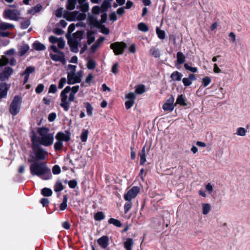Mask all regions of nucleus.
<instances>
[{"label":"nucleus","instance_id":"nucleus-47","mask_svg":"<svg viewBox=\"0 0 250 250\" xmlns=\"http://www.w3.org/2000/svg\"><path fill=\"white\" fill-rule=\"evenodd\" d=\"M156 33L159 38L163 40L165 38V32L164 31L159 29L158 28L156 29Z\"/></svg>","mask_w":250,"mask_h":250},{"label":"nucleus","instance_id":"nucleus-30","mask_svg":"<svg viewBox=\"0 0 250 250\" xmlns=\"http://www.w3.org/2000/svg\"><path fill=\"white\" fill-rule=\"evenodd\" d=\"M185 61V57L184 54L181 52L177 53V62L178 64H182Z\"/></svg>","mask_w":250,"mask_h":250},{"label":"nucleus","instance_id":"nucleus-50","mask_svg":"<svg viewBox=\"0 0 250 250\" xmlns=\"http://www.w3.org/2000/svg\"><path fill=\"white\" fill-rule=\"evenodd\" d=\"M184 67L186 69L189 70L192 72L195 73L197 71L198 69L197 67H193L189 66L187 63L184 64Z\"/></svg>","mask_w":250,"mask_h":250},{"label":"nucleus","instance_id":"nucleus-29","mask_svg":"<svg viewBox=\"0 0 250 250\" xmlns=\"http://www.w3.org/2000/svg\"><path fill=\"white\" fill-rule=\"evenodd\" d=\"M146 91L145 86L144 84H139L135 86V93L138 94H142Z\"/></svg>","mask_w":250,"mask_h":250},{"label":"nucleus","instance_id":"nucleus-45","mask_svg":"<svg viewBox=\"0 0 250 250\" xmlns=\"http://www.w3.org/2000/svg\"><path fill=\"white\" fill-rule=\"evenodd\" d=\"M87 43L88 44H91L95 40V38L93 35V33L91 31H88L87 35Z\"/></svg>","mask_w":250,"mask_h":250},{"label":"nucleus","instance_id":"nucleus-54","mask_svg":"<svg viewBox=\"0 0 250 250\" xmlns=\"http://www.w3.org/2000/svg\"><path fill=\"white\" fill-rule=\"evenodd\" d=\"M66 78H62L59 81V84H58V87L60 89H62L64 85L66 83Z\"/></svg>","mask_w":250,"mask_h":250},{"label":"nucleus","instance_id":"nucleus-39","mask_svg":"<svg viewBox=\"0 0 250 250\" xmlns=\"http://www.w3.org/2000/svg\"><path fill=\"white\" fill-rule=\"evenodd\" d=\"M138 28L140 31L146 32L149 30L148 26L144 22L139 23L138 24Z\"/></svg>","mask_w":250,"mask_h":250},{"label":"nucleus","instance_id":"nucleus-13","mask_svg":"<svg viewBox=\"0 0 250 250\" xmlns=\"http://www.w3.org/2000/svg\"><path fill=\"white\" fill-rule=\"evenodd\" d=\"M139 191L140 188L138 187H133L124 195V199L128 202H130L132 199L136 197Z\"/></svg>","mask_w":250,"mask_h":250},{"label":"nucleus","instance_id":"nucleus-1","mask_svg":"<svg viewBox=\"0 0 250 250\" xmlns=\"http://www.w3.org/2000/svg\"><path fill=\"white\" fill-rule=\"evenodd\" d=\"M79 85L74 86L71 87L67 86L61 92L60 97L61 103L60 105L64 110L67 111L70 107V103L73 102L75 98V94L79 91Z\"/></svg>","mask_w":250,"mask_h":250},{"label":"nucleus","instance_id":"nucleus-9","mask_svg":"<svg viewBox=\"0 0 250 250\" xmlns=\"http://www.w3.org/2000/svg\"><path fill=\"white\" fill-rule=\"evenodd\" d=\"M101 19L100 21L98 20L97 18L95 16H90L88 17V21L91 25L95 26L96 27H101L102 24L106 22L107 20V15L106 13L104 12L102 14Z\"/></svg>","mask_w":250,"mask_h":250},{"label":"nucleus","instance_id":"nucleus-53","mask_svg":"<svg viewBox=\"0 0 250 250\" xmlns=\"http://www.w3.org/2000/svg\"><path fill=\"white\" fill-rule=\"evenodd\" d=\"M8 62V59L5 57L2 56L1 58H0V67L7 64Z\"/></svg>","mask_w":250,"mask_h":250},{"label":"nucleus","instance_id":"nucleus-36","mask_svg":"<svg viewBox=\"0 0 250 250\" xmlns=\"http://www.w3.org/2000/svg\"><path fill=\"white\" fill-rule=\"evenodd\" d=\"M68 198L66 195H65L63 197V201L62 202L60 206V208L61 210H65L67 208V202Z\"/></svg>","mask_w":250,"mask_h":250},{"label":"nucleus","instance_id":"nucleus-25","mask_svg":"<svg viewBox=\"0 0 250 250\" xmlns=\"http://www.w3.org/2000/svg\"><path fill=\"white\" fill-rule=\"evenodd\" d=\"M133 244V240L131 238H128L124 243V247L126 250H132Z\"/></svg>","mask_w":250,"mask_h":250},{"label":"nucleus","instance_id":"nucleus-14","mask_svg":"<svg viewBox=\"0 0 250 250\" xmlns=\"http://www.w3.org/2000/svg\"><path fill=\"white\" fill-rule=\"evenodd\" d=\"M13 73V69L10 67H6L0 73V81L3 82L8 80Z\"/></svg>","mask_w":250,"mask_h":250},{"label":"nucleus","instance_id":"nucleus-16","mask_svg":"<svg viewBox=\"0 0 250 250\" xmlns=\"http://www.w3.org/2000/svg\"><path fill=\"white\" fill-rule=\"evenodd\" d=\"M127 101L125 102V106L127 109L130 108L134 104L136 96L134 93L130 92L125 96Z\"/></svg>","mask_w":250,"mask_h":250},{"label":"nucleus","instance_id":"nucleus-40","mask_svg":"<svg viewBox=\"0 0 250 250\" xmlns=\"http://www.w3.org/2000/svg\"><path fill=\"white\" fill-rule=\"evenodd\" d=\"M96 66V63L95 61L91 59L88 60L87 63V67L88 69L93 70L95 68Z\"/></svg>","mask_w":250,"mask_h":250},{"label":"nucleus","instance_id":"nucleus-18","mask_svg":"<svg viewBox=\"0 0 250 250\" xmlns=\"http://www.w3.org/2000/svg\"><path fill=\"white\" fill-rule=\"evenodd\" d=\"M9 88L6 83L0 81V100L6 96Z\"/></svg>","mask_w":250,"mask_h":250},{"label":"nucleus","instance_id":"nucleus-55","mask_svg":"<svg viewBox=\"0 0 250 250\" xmlns=\"http://www.w3.org/2000/svg\"><path fill=\"white\" fill-rule=\"evenodd\" d=\"M52 172L54 174H58L61 172V168L58 165H55L52 168Z\"/></svg>","mask_w":250,"mask_h":250},{"label":"nucleus","instance_id":"nucleus-33","mask_svg":"<svg viewBox=\"0 0 250 250\" xmlns=\"http://www.w3.org/2000/svg\"><path fill=\"white\" fill-rule=\"evenodd\" d=\"M108 222L109 224H113L117 227H121L122 226V223L119 220L112 218H110L108 220Z\"/></svg>","mask_w":250,"mask_h":250},{"label":"nucleus","instance_id":"nucleus-38","mask_svg":"<svg viewBox=\"0 0 250 250\" xmlns=\"http://www.w3.org/2000/svg\"><path fill=\"white\" fill-rule=\"evenodd\" d=\"M88 134V130L83 129L81 133L80 138L82 142H85L87 139Z\"/></svg>","mask_w":250,"mask_h":250},{"label":"nucleus","instance_id":"nucleus-19","mask_svg":"<svg viewBox=\"0 0 250 250\" xmlns=\"http://www.w3.org/2000/svg\"><path fill=\"white\" fill-rule=\"evenodd\" d=\"M66 134L62 132H59L56 135L57 140H61V141H65L67 142L70 140V133L68 131H65Z\"/></svg>","mask_w":250,"mask_h":250},{"label":"nucleus","instance_id":"nucleus-22","mask_svg":"<svg viewBox=\"0 0 250 250\" xmlns=\"http://www.w3.org/2000/svg\"><path fill=\"white\" fill-rule=\"evenodd\" d=\"M30 47L27 44H22L18 47V53L20 56L24 55L29 50Z\"/></svg>","mask_w":250,"mask_h":250},{"label":"nucleus","instance_id":"nucleus-58","mask_svg":"<svg viewBox=\"0 0 250 250\" xmlns=\"http://www.w3.org/2000/svg\"><path fill=\"white\" fill-rule=\"evenodd\" d=\"M77 185V183L75 180H72L68 182V186L70 188H74Z\"/></svg>","mask_w":250,"mask_h":250},{"label":"nucleus","instance_id":"nucleus-48","mask_svg":"<svg viewBox=\"0 0 250 250\" xmlns=\"http://www.w3.org/2000/svg\"><path fill=\"white\" fill-rule=\"evenodd\" d=\"M211 81V79L208 76L205 77L202 79V83L204 87H206L209 85Z\"/></svg>","mask_w":250,"mask_h":250},{"label":"nucleus","instance_id":"nucleus-21","mask_svg":"<svg viewBox=\"0 0 250 250\" xmlns=\"http://www.w3.org/2000/svg\"><path fill=\"white\" fill-rule=\"evenodd\" d=\"M97 243L102 248L105 249L109 245V238L106 235L103 236L97 240Z\"/></svg>","mask_w":250,"mask_h":250},{"label":"nucleus","instance_id":"nucleus-20","mask_svg":"<svg viewBox=\"0 0 250 250\" xmlns=\"http://www.w3.org/2000/svg\"><path fill=\"white\" fill-rule=\"evenodd\" d=\"M35 68L34 66H28L25 69V71L22 73V76H24V83H25L28 81L29 75L34 72Z\"/></svg>","mask_w":250,"mask_h":250},{"label":"nucleus","instance_id":"nucleus-34","mask_svg":"<svg viewBox=\"0 0 250 250\" xmlns=\"http://www.w3.org/2000/svg\"><path fill=\"white\" fill-rule=\"evenodd\" d=\"M247 132V129L244 127H239L237 128L235 134L240 136H245Z\"/></svg>","mask_w":250,"mask_h":250},{"label":"nucleus","instance_id":"nucleus-12","mask_svg":"<svg viewBox=\"0 0 250 250\" xmlns=\"http://www.w3.org/2000/svg\"><path fill=\"white\" fill-rule=\"evenodd\" d=\"M82 77V71L76 73H69L67 75V83L68 84H75L81 82Z\"/></svg>","mask_w":250,"mask_h":250},{"label":"nucleus","instance_id":"nucleus-43","mask_svg":"<svg viewBox=\"0 0 250 250\" xmlns=\"http://www.w3.org/2000/svg\"><path fill=\"white\" fill-rule=\"evenodd\" d=\"M63 147V143L61 140H57L55 143L54 147L56 151L61 150Z\"/></svg>","mask_w":250,"mask_h":250},{"label":"nucleus","instance_id":"nucleus-2","mask_svg":"<svg viewBox=\"0 0 250 250\" xmlns=\"http://www.w3.org/2000/svg\"><path fill=\"white\" fill-rule=\"evenodd\" d=\"M30 170L32 175H37L43 180H49L52 177L50 169L43 163H34L30 166Z\"/></svg>","mask_w":250,"mask_h":250},{"label":"nucleus","instance_id":"nucleus-31","mask_svg":"<svg viewBox=\"0 0 250 250\" xmlns=\"http://www.w3.org/2000/svg\"><path fill=\"white\" fill-rule=\"evenodd\" d=\"M111 6L110 2L107 0H104L101 5V9L102 10V14L104 12L106 13V11Z\"/></svg>","mask_w":250,"mask_h":250},{"label":"nucleus","instance_id":"nucleus-4","mask_svg":"<svg viewBox=\"0 0 250 250\" xmlns=\"http://www.w3.org/2000/svg\"><path fill=\"white\" fill-rule=\"evenodd\" d=\"M83 31H78L72 35H66L68 40V43L69 45L71 51L74 53H77L79 51V46H81V41L83 38Z\"/></svg>","mask_w":250,"mask_h":250},{"label":"nucleus","instance_id":"nucleus-10","mask_svg":"<svg viewBox=\"0 0 250 250\" xmlns=\"http://www.w3.org/2000/svg\"><path fill=\"white\" fill-rule=\"evenodd\" d=\"M4 17L11 20L18 21L21 16V12L17 9H7L4 11Z\"/></svg>","mask_w":250,"mask_h":250},{"label":"nucleus","instance_id":"nucleus-49","mask_svg":"<svg viewBox=\"0 0 250 250\" xmlns=\"http://www.w3.org/2000/svg\"><path fill=\"white\" fill-rule=\"evenodd\" d=\"M102 10L99 6H94L92 9V12L94 15H98L100 13H102Z\"/></svg>","mask_w":250,"mask_h":250},{"label":"nucleus","instance_id":"nucleus-17","mask_svg":"<svg viewBox=\"0 0 250 250\" xmlns=\"http://www.w3.org/2000/svg\"><path fill=\"white\" fill-rule=\"evenodd\" d=\"M51 59L54 61H58L62 62L63 64L65 63V59L64 54L62 52L59 51L55 54H50Z\"/></svg>","mask_w":250,"mask_h":250},{"label":"nucleus","instance_id":"nucleus-52","mask_svg":"<svg viewBox=\"0 0 250 250\" xmlns=\"http://www.w3.org/2000/svg\"><path fill=\"white\" fill-rule=\"evenodd\" d=\"M57 44L59 48L62 49L65 46V42L62 38H60L57 42Z\"/></svg>","mask_w":250,"mask_h":250},{"label":"nucleus","instance_id":"nucleus-27","mask_svg":"<svg viewBox=\"0 0 250 250\" xmlns=\"http://www.w3.org/2000/svg\"><path fill=\"white\" fill-rule=\"evenodd\" d=\"M14 25L12 24L1 22L0 23V30H7L10 28H14Z\"/></svg>","mask_w":250,"mask_h":250},{"label":"nucleus","instance_id":"nucleus-37","mask_svg":"<svg viewBox=\"0 0 250 250\" xmlns=\"http://www.w3.org/2000/svg\"><path fill=\"white\" fill-rule=\"evenodd\" d=\"M41 193L43 196L48 197L52 195V191L50 188H44L42 189Z\"/></svg>","mask_w":250,"mask_h":250},{"label":"nucleus","instance_id":"nucleus-28","mask_svg":"<svg viewBox=\"0 0 250 250\" xmlns=\"http://www.w3.org/2000/svg\"><path fill=\"white\" fill-rule=\"evenodd\" d=\"M203 209V214L204 215L208 214L211 210V206L208 203H203L202 205Z\"/></svg>","mask_w":250,"mask_h":250},{"label":"nucleus","instance_id":"nucleus-7","mask_svg":"<svg viewBox=\"0 0 250 250\" xmlns=\"http://www.w3.org/2000/svg\"><path fill=\"white\" fill-rule=\"evenodd\" d=\"M32 149L35 155V158L37 160H43L48 155L47 151L41 147V146L36 142L35 139L32 138Z\"/></svg>","mask_w":250,"mask_h":250},{"label":"nucleus","instance_id":"nucleus-5","mask_svg":"<svg viewBox=\"0 0 250 250\" xmlns=\"http://www.w3.org/2000/svg\"><path fill=\"white\" fill-rule=\"evenodd\" d=\"M63 12L62 8H59L56 11L55 15L58 17H61ZM63 17L68 21H73L75 20L83 21L86 18V14L81 13L79 11H74L73 12H68L64 11Z\"/></svg>","mask_w":250,"mask_h":250},{"label":"nucleus","instance_id":"nucleus-62","mask_svg":"<svg viewBox=\"0 0 250 250\" xmlns=\"http://www.w3.org/2000/svg\"><path fill=\"white\" fill-rule=\"evenodd\" d=\"M229 37L230 38V42H236V36L235 34L231 32L229 33Z\"/></svg>","mask_w":250,"mask_h":250},{"label":"nucleus","instance_id":"nucleus-3","mask_svg":"<svg viewBox=\"0 0 250 250\" xmlns=\"http://www.w3.org/2000/svg\"><path fill=\"white\" fill-rule=\"evenodd\" d=\"M38 132L40 136L35 139V141L40 145H42L45 146H48L53 143L54 135L53 133L49 132L48 128L46 127L39 128Z\"/></svg>","mask_w":250,"mask_h":250},{"label":"nucleus","instance_id":"nucleus-6","mask_svg":"<svg viewBox=\"0 0 250 250\" xmlns=\"http://www.w3.org/2000/svg\"><path fill=\"white\" fill-rule=\"evenodd\" d=\"M76 7L83 13L89 10V3L87 0H67L66 8L68 10H72Z\"/></svg>","mask_w":250,"mask_h":250},{"label":"nucleus","instance_id":"nucleus-41","mask_svg":"<svg viewBox=\"0 0 250 250\" xmlns=\"http://www.w3.org/2000/svg\"><path fill=\"white\" fill-rule=\"evenodd\" d=\"M42 9V6L38 4L35 7H33L30 10H29V12L31 14H34L36 13L40 12Z\"/></svg>","mask_w":250,"mask_h":250},{"label":"nucleus","instance_id":"nucleus-8","mask_svg":"<svg viewBox=\"0 0 250 250\" xmlns=\"http://www.w3.org/2000/svg\"><path fill=\"white\" fill-rule=\"evenodd\" d=\"M22 103L21 98L16 95L12 100L10 106L9 112L13 115L15 116L20 112Z\"/></svg>","mask_w":250,"mask_h":250},{"label":"nucleus","instance_id":"nucleus-26","mask_svg":"<svg viewBox=\"0 0 250 250\" xmlns=\"http://www.w3.org/2000/svg\"><path fill=\"white\" fill-rule=\"evenodd\" d=\"M170 77L173 81H180L182 79V74L178 71H176L171 74Z\"/></svg>","mask_w":250,"mask_h":250},{"label":"nucleus","instance_id":"nucleus-57","mask_svg":"<svg viewBox=\"0 0 250 250\" xmlns=\"http://www.w3.org/2000/svg\"><path fill=\"white\" fill-rule=\"evenodd\" d=\"M57 91V88L55 84H52L49 88V93H55Z\"/></svg>","mask_w":250,"mask_h":250},{"label":"nucleus","instance_id":"nucleus-44","mask_svg":"<svg viewBox=\"0 0 250 250\" xmlns=\"http://www.w3.org/2000/svg\"><path fill=\"white\" fill-rule=\"evenodd\" d=\"M176 104H179L181 105H186L187 104L185 103V99L182 95H179L176 100Z\"/></svg>","mask_w":250,"mask_h":250},{"label":"nucleus","instance_id":"nucleus-60","mask_svg":"<svg viewBox=\"0 0 250 250\" xmlns=\"http://www.w3.org/2000/svg\"><path fill=\"white\" fill-rule=\"evenodd\" d=\"M182 81L184 85L186 86H189L192 83V82L189 80V79H188V78H183Z\"/></svg>","mask_w":250,"mask_h":250},{"label":"nucleus","instance_id":"nucleus-42","mask_svg":"<svg viewBox=\"0 0 250 250\" xmlns=\"http://www.w3.org/2000/svg\"><path fill=\"white\" fill-rule=\"evenodd\" d=\"M105 217V215L104 213L102 211L97 212L94 215V219L96 221H101L104 219Z\"/></svg>","mask_w":250,"mask_h":250},{"label":"nucleus","instance_id":"nucleus-63","mask_svg":"<svg viewBox=\"0 0 250 250\" xmlns=\"http://www.w3.org/2000/svg\"><path fill=\"white\" fill-rule=\"evenodd\" d=\"M100 28H101V31L105 35H108L109 33V29L106 28L104 25L102 24V26L101 27H99Z\"/></svg>","mask_w":250,"mask_h":250},{"label":"nucleus","instance_id":"nucleus-35","mask_svg":"<svg viewBox=\"0 0 250 250\" xmlns=\"http://www.w3.org/2000/svg\"><path fill=\"white\" fill-rule=\"evenodd\" d=\"M64 189L63 186L60 181H58L54 186V191L56 192H59Z\"/></svg>","mask_w":250,"mask_h":250},{"label":"nucleus","instance_id":"nucleus-64","mask_svg":"<svg viewBox=\"0 0 250 250\" xmlns=\"http://www.w3.org/2000/svg\"><path fill=\"white\" fill-rule=\"evenodd\" d=\"M100 46L99 43H97L96 42L93 44L91 47V51L92 52H94Z\"/></svg>","mask_w":250,"mask_h":250},{"label":"nucleus","instance_id":"nucleus-11","mask_svg":"<svg viewBox=\"0 0 250 250\" xmlns=\"http://www.w3.org/2000/svg\"><path fill=\"white\" fill-rule=\"evenodd\" d=\"M127 45L124 42H115L110 45V48L113 50L116 55L123 54Z\"/></svg>","mask_w":250,"mask_h":250},{"label":"nucleus","instance_id":"nucleus-32","mask_svg":"<svg viewBox=\"0 0 250 250\" xmlns=\"http://www.w3.org/2000/svg\"><path fill=\"white\" fill-rule=\"evenodd\" d=\"M84 104L86 108L87 114L89 116H92L93 111V107L92 105L88 102L85 103Z\"/></svg>","mask_w":250,"mask_h":250},{"label":"nucleus","instance_id":"nucleus-24","mask_svg":"<svg viewBox=\"0 0 250 250\" xmlns=\"http://www.w3.org/2000/svg\"><path fill=\"white\" fill-rule=\"evenodd\" d=\"M146 146H143V147L142 149L141 152L140 154V164L141 165H143L146 162Z\"/></svg>","mask_w":250,"mask_h":250},{"label":"nucleus","instance_id":"nucleus-61","mask_svg":"<svg viewBox=\"0 0 250 250\" xmlns=\"http://www.w3.org/2000/svg\"><path fill=\"white\" fill-rule=\"evenodd\" d=\"M75 24L74 23L71 24L68 28V35H71V33L74 31L75 29Z\"/></svg>","mask_w":250,"mask_h":250},{"label":"nucleus","instance_id":"nucleus-56","mask_svg":"<svg viewBox=\"0 0 250 250\" xmlns=\"http://www.w3.org/2000/svg\"><path fill=\"white\" fill-rule=\"evenodd\" d=\"M44 88V86L43 84H39L36 88V92L38 94L41 93L43 91Z\"/></svg>","mask_w":250,"mask_h":250},{"label":"nucleus","instance_id":"nucleus-51","mask_svg":"<svg viewBox=\"0 0 250 250\" xmlns=\"http://www.w3.org/2000/svg\"><path fill=\"white\" fill-rule=\"evenodd\" d=\"M30 22L29 20H25L21 23V27L22 29H26L30 25Z\"/></svg>","mask_w":250,"mask_h":250},{"label":"nucleus","instance_id":"nucleus-46","mask_svg":"<svg viewBox=\"0 0 250 250\" xmlns=\"http://www.w3.org/2000/svg\"><path fill=\"white\" fill-rule=\"evenodd\" d=\"M150 53L152 56L156 58L159 57L160 56L159 50L154 47H152L150 49Z\"/></svg>","mask_w":250,"mask_h":250},{"label":"nucleus","instance_id":"nucleus-59","mask_svg":"<svg viewBox=\"0 0 250 250\" xmlns=\"http://www.w3.org/2000/svg\"><path fill=\"white\" fill-rule=\"evenodd\" d=\"M132 205L131 203H126L124 206L125 213H126L131 208Z\"/></svg>","mask_w":250,"mask_h":250},{"label":"nucleus","instance_id":"nucleus-23","mask_svg":"<svg viewBox=\"0 0 250 250\" xmlns=\"http://www.w3.org/2000/svg\"><path fill=\"white\" fill-rule=\"evenodd\" d=\"M32 46L34 49L37 51H42L45 49V45L38 41L35 42L33 43Z\"/></svg>","mask_w":250,"mask_h":250},{"label":"nucleus","instance_id":"nucleus-15","mask_svg":"<svg viewBox=\"0 0 250 250\" xmlns=\"http://www.w3.org/2000/svg\"><path fill=\"white\" fill-rule=\"evenodd\" d=\"M174 98L172 95H170L169 98L167 100L166 102L163 105V109L165 111H172L174 108Z\"/></svg>","mask_w":250,"mask_h":250}]
</instances>
